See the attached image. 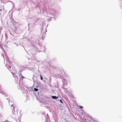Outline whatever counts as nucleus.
Here are the masks:
<instances>
[{"label":"nucleus","mask_w":122,"mask_h":122,"mask_svg":"<svg viewBox=\"0 0 122 122\" xmlns=\"http://www.w3.org/2000/svg\"><path fill=\"white\" fill-rule=\"evenodd\" d=\"M60 101L62 103V101L61 100H60Z\"/></svg>","instance_id":"nucleus-6"},{"label":"nucleus","mask_w":122,"mask_h":122,"mask_svg":"<svg viewBox=\"0 0 122 122\" xmlns=\"http://www.w3.org/2000/svg\"><path fill=\"white\" fill-rule=\"evenodd\" d=\"M0 11H2V10H1V9H0Z\"/></svg>","instance_id":"nucleus-9"},{"label":"nucleus","mask_w":122,"mask_h":122,"mask_svg":"<svg viewBox=\"0 0 122 122\" xmlns=\"http://www.w3.org/2000/svg\"><path fill=\"white\" fill-rule=\"evenodd\" d=\"M9 63V62H8V63H7L6 64L7 66L8 65V68L9 69L10 71H12V70H13V66L10 65H8Z\"/></svg>","instance_id":"nucleus-1"},{"label":"nucleus","mask_w":122,"mask_h":122,"mask_svg":"<svg viewBox=\"0 0 122 122\" xmlns=\"http://www.w3.org/2000/svg\"><path fill=\"white\" fill-rule=\"evenodd\" d=\"M79 107H80V108H83V107L81 106H79Z\"/></svg>","instance_id":"nucleus-5"},{"label":"nucleus","mask_w":122,"mask_h":122,"mask_svg":"<svg viewBox=\"0 0 122 122\" xmlns=\"http://www.w3.org/2000/svg\"><path fill=\"white\" fill-rule=\"evenodd\" d=\"M16 45H17V46H18V44H16Z\"/></svg>","instance_id":"nucleus-10"},{"label":"nucleus","mask_w":122,"mask_h":122,"mask_svg":"<svg viewBox=\"0 0 122 122\" xmlns=\"http://www.w3.org/2000/svg\"><path fill=\"white\" fill-rule=\"evenodd\" d=\"M13 105H11V106L12 107H13Z\"/></svg>","instance_id":"nucleus-8"},{"label":"nucleus","mask_w":122,"mask_h":122,"mask_svg":"<svg viewBox=\"0 0 122 122\" xmlns=\"http://www.w3.org/2000/svg\"><path fill=\"white\" fill-rule=\"evenodd\" d=\"M34 90L35 91L37 92L38 90V89L36 88H34Z\"/></svg>","instance_id":"nucleus-3"},{"label":"nucleus","mask_w":122,"mask_h":122,"mask_svg":"<svg viewBox=\"0 0 122 122\" xmlns=\"http://www.w3.org/2000/svg\"><path fill=\"white\" fill-rule=\"evenodd\" d=\"M40 77H41V80H43V78H42V76H41V75H40Z\"/></svg>","instance_id":"nucleus-4"},{"label":"nucleus","mask_w":122,"mask_h":122,"mask_svg":"<svg viewBox=\"0 0 122 122\" xmlns=\"http://www.w3.org/2000/svg\"><path fill=\"white\" fill-rule=\"evenodd\" d=\"M22 77V79H23V78H24V77L22 76H21Z\"/></svg>","instance_id":"nucleus-7"},{"label":"nucleus","mask_w":122,"mask_h":122,"mask_svg":"<svg viewBox=\"0 0 122 122\" xmlns=\"http://www.w3.org/2000/svg\"><path fill=\"white\" fill-rule=\"evenodd\" d=\"M85 119L86 120V119Z\"/></svg>","instance_id":"nucleus-11"},{"label":"nucleus","mask_w":122,"mask_h":122,"mask_svg":"<svg viewBox=\"0 0 122 122\" xmlns=\"http://www.w3.org/2000/svg\"><path fill=\"white\" fill-rule=\"evenodd\" d=\"M51 97L52 98L54 99H56L58 98V97L56 96H52Z\"/></svg>","instance_id":"nucleus-2"}]
</instances>
